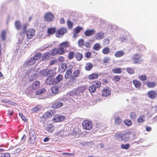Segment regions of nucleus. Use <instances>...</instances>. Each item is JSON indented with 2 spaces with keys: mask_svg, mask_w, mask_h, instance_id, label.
<instances>
[{
  "mask_svg": "<svg viewBox=\"0 0 157 157\" xmlns=\"http://www.w3.org/2000/svg\"><path fill=\"white\" fill-rule=\"evenodd\" d=\"M50 53L52 56H55L57 54L62 55L58 48H56L52 49Z\"/></svg>",
  "mask_w": 157,
  "mask_h": 157,
  "instance_id": "nucleus-15",
  "label": "nucleus"
},
{
  "mask_svg": "<svg viewBox=\"0 0 157 157\" xmlns=\"http://www.w3.org/2000/svg\"><path fill=\"white\" fill-rule=\"evenodd\" d=\"M40 83L39 81H35L32 86V89L35 90L38 89L40 87Z\"/></svg>",
  "mask_w": 157,
  "mask_h": 157,
  "instance_id": "nucleus-19",
  "label": "nucleus"
},
{
  "mask_svg": "<svg viewBox=\"0 0 157 157\" xmlns=\"http://www.w3.org/2000/svg\"><path fill=\"white\" fill-rule=\"evenodd\" d=\"M19 115L21 117V118L23 121H25L26 120V118H25V116H24L23 115L22 113H19Z\"/></svg>",
  "mask_w": 157,
  "mask_h": 157,
  "instance_id": "nucleus-56",
  "label": "nucleus"
},
{
  "mask_svg": "<svg viewBox=\"0 0 157 157\" xmlns=\"http://www.w3.org/2000/svg\"><path fill=\"white\" fill-rule=\"evenodd\" d=\"M93 49L96 51L98 50V43H96L94 45Z\"/></svg>",
  "mask_w": 157,
  "mask_h": 157,
  "instance_id": "nucleus-54",
  "label": "nucleus"
},
{
  "mask_svg": "<svg viewBox=\"0 0 157 157\" xmlns=\"http://www.w3.org/2000/svg\"><path fill=\"white\" fill-rule=\"evenodd\" d=\"M29 136V141L32 144H34L36 138V135L35 132H33V133L32 132H30Z\"/></svg>",
  "mask_w": 157,
  "mask_h": 157,
  "instance_id": "nucleus-12",
  "label": "nucleus"
},
{
  "mask_svg": "<svg viewBox=\"0 0 157 157\" xmlns=\"http://www.w3.org/2000/svg\"><path fill=\"white\" fill-rule=\"evenodd\" d=\"M95 32L94 29H88L84 32V35L86 36H89L95 33Z\"/></svg>",
  "mask_w": 157,
  "mask_h": 157,
  "instance_id": "nucleus-16",
  "label": "nucleus"
},
{
  "mask_svg": "<svg viewBox=\"0 0 157 157\" xmlns=\"http://www.w3.org/2000/svg\"><path fill=\"white\" fill-rule=\"evenodd\" d=\"M98 76L97 74H92L89 76V79L90 80H94L97 78Z\"/></svg>",
  "mask_w": 157,
  "mask_h": 157,
  "instance_id": "nucleus-35",
  "label": "nucleus"
},
{
  "mask_svg": "<svg viewBox=\"0 0 157 157\" xmlns=\"http://www.w3.org/2000/svg\"><path fill=\"white\" fill-rule=\"evenodd\" d=\"M17 30L21 29L22 28V25L19 21H16L14 24Z\"/></svg>",
  "mask_w": 157,
  "mask_h": 157,
  "instance_id": "nucleus-21",
  "label": "nucleus"
},
{
  "mask_svg": "<svg viewBox=\"0 0 157 157\" xmlns=\"http://www.w3.org/2000/svg\"><path fill=\"white\" fill-rule=\"evenodd\" d=\"M96 90V87L94 86V85L90 86L89 87V90L90 92L93 93Z\"/></svg>",
  "mask_w": 157,
  "mask_h": 157,
  "instance_id": "nucleus-42",
  "label": "nucleus"
},
{
  "mask_svg": "<svg viewBox=\"0 0 157 157\" xmlns=\"http://www.w3.org/2000/svg\"><path fill=\"white\" fill-rule=\"evenodd\" d=\"M54 15L51 12L46 13L44 16V21L48 22L52 21L54 19Z\"/></svg>",
  "mask_w": 157,
  "mask_h": 157,
  "instance_id": "nucleus-6",
  "label": "nucleus"
},
{
  "mask_svg": "<svg viewBox=\"0 0 157 157\" xmlns=\"http://www.w3.org/2000/svg\"><path fill=\"white\" fill-rule=\"evenodd\" d=\"M82 125L83 128L86 130H90L92 127V123L87 120H86L83 121Z\"/></svg>",
  "mask_w": 157,
  "mask_h": 157,
  "instance_id": "nucleus-5",
  "label": "nucleus"
},
{
  "mask_svg": "<svg viewBox=\"0 0 157 157\" xmlns=\"http://www.w3.org/2000/svg\"><path fill=\"white\" fill-rule=\"evenodd\" d=\"M91 52L88 51L86 52L84 54V56L86 58H90L91 56Z\"/></svg>",
  "mask_w": 157,
  "mask_h": 157,
  "instance_id": "nucleus-48",
  "label": "nucleus"
},
{
  "mask_svg": "<svg viewBox=\"0 0 157 157\" xmlns=\"http://www.w3.org/2000/svg\"><path fill=\"white\" fill-rule=\"evenodd\" d=\"M52 116V114L51 112H47L43 114V117L45 119H46L51 117Z\"/></svg>",
  "mask_w": 157,
  "mask_h": 157,
  "instance_id": "nucleus-27",
  "label": "nucleus"
},
{
  "mask_svg": "<svg viewBox=\"0 0 157 157\" xmlns=\"http://www.w3.org/2000/svg\"><path fill=\"white\" fill-rule=\"evenodd\" d=\"M6 35V32L5 31L3 30L1 33V37L3 40H5Z\"/></svg>",
  "mask_w": 157,
  "mask_h": 157,
  "instance_id": "nucleus-38",
  "label": "nucleus"
},
{
  "mask_svg": "<svg viewBox=\"0 0 157 157\" xmlns=\"http://www.w3.org/2000/svg\"><path fill=\"white\" fill-rule=\"evenodd\" d=\"M51 91L52 93L56 94L59 91V88L57 86H53L51 88Z\"/></svg>",
  "mask_w": 157,
  "mask_h": 157,
  "instance_id": "nucleus-31",
  "label": "nucleus"
},
{
  "mask_svg": "<svg viewBox=\"0 0 157 157\" xmlns=\"http://www.w3.org/2000/svg\"><path fill=\"white\" fill-rule=\"evenodd\" d=\"M75 56V52L74 51H70L68 54V59L69 60L73 59Z\"/></svg>",
  "mask_w": 157,
  "mask_h": 157,
  "instance_id": "nucleus-26",
  "label": "nucleus"
},
{
  "mask_svg": "<svg viewBox=\"0 0 157 157\" xmlns=\"http://www.w3.org/2000/svg\"><path fill=\"white\" fill-rule=\"evenodd\" d=\"M146 85L148 88H153L156 86V83L155 82H148L147 83Z\"/></svg>",
  "mask_w": 157,
  "mask_h": 157,
  "instance_id": "nucleus-24",
  "label": "nucleus"
},
{
  "mask_svg": "<svg viewBox=\"0 0 157 157\" xmlns=\"http://www.w3.org/2000/svg\"><path fill=\"white\" fill-rule=\"evenodd\" d=\"M132 82L136 88H140L141 86L140 82L136 79L133 80Z\"/></svg>",
  "mask_w": 157,
  "mask_h": 157,
  "instance_id": "nucleus-25",
  "label": "nucleus"
},
{
  "mask_svg": "<svg viewBox=\"0 0 157 157\" xmlns=\"http://www.w3.org/2000/svg\"><path fill=\"white\" fill-rule=\"evenodd\" d=\"M151 127L146 126V130L147 132H149L151 131Z\"/></svg>",
  "mask_w": 157,
  "mask_h": 157,
  "instance_id": "nucleus-58",
  "label": "nucleus"
},
{
  "mask_svg": "<svg viewBox=\"0 0 157 157\" xmlns=\"http://www.w3.org/2000/svg\"><path fill=\"white\" fill-rule=\"evenodd\" d=\"M82 29V28L80 26H77L74 29V32L76 33H79L80 31Z\"/></svg>",
  "mask_w": 157,
  "mask_h": 157,
  "instance_id": "nucleus-41",
  "label": "nucleus"
},
{
  "mask_svg": "<svg viewBox=\"0 0 157 157\" xmlns=\"http://www.w3.org/2000/svg\"><path fill=\"white\" fill-rule=\"evenodd\" d=\"M75 57L78 61H80L83 58L82 54L78 52H77L75 54Z\"/></svg>",
  "mask_w": 157,
  "mask_h": 157,
  "instance_id": "nucleus-23",
  "label": "nucleus"
},
{
  "mask_svg": "<svg viewBox=\"0 0 157 157\" xmlns=\"http://www.w3.org/2000/svg\"><path fill=\"white\" fill-rule=\"evenodd\" d=\"M63 76L62 75L59 74L56 77L54 78V84H56L58 83L60 81L62 80Z\"/></svg>",
  "mask_w": 157,
  "mask_h": 157,
  "instance_id": "nucleus-17",
  "label": "nucleus"
},
{
  "mask_svg": "<svg viewBox=\"0 0 157 157\" xmlns=\"http://www.w3.org/2000/svg\"><path fill=\"white\" fill-rule=\"evenodd\" d=\"M54 127L53 125L51 124H49L48 125L47 127L46 128V130L51 132H52L54 130Z\"/></svg>",
  "mask_w": 157,
  "mask_h": 157,
  "instance_id": "nucleus-28",
  "label": "nucleus"
},
{
  "mask_svg": "<svg viewBox=\"0 0 157 157\" xmlns=\"http://www.w3.org/2000/svg\"><path fill=\"white\" fill-rule=\"evenodd\" d=\"M35 62L34 59L33 58H31L27 62V65L28 66H31L34 64Z\"/></svg>",
  "mask_w": 157,
  "mask_h": 157,
  "instance_id": "nucleus-34",
  "label": "nucleus"
},
{
  "mask_svg": "<svg viewBox=\"0 0 157 157\" xmlns=\"http://www.w3.org/2000/svg\"><path fill=\"white\" fill-rule=\"evenodd\" d=\"M63 103L60 102H57L54 103L53 105V107L54 108H58L62 106Z\"/></svg>",
  "mask_w": 157,
  "mask_h": 157,
  "instance_id": "nucleus-29",
  "label": "nucleus"
},
{
  "mask_svg": "<svg viewBox=\"0 0 157 157\" xmlns=\"http://www.w3.org/2000/svg\"><path fill=\"white\" fill-rule=\"evenodd\" d=\"M139 78L141 81H144L146 79V77L145 75H140L139 76Z\"/></svg>",
  "mask_w": 157,
  "mask_h": 157,
  "instance_id": "nucleus-45",
  "label": "nucleus"
},
{
  "mask_svg": "<svg viewBox=\"0 0 157 157\" xmlns=\"http://www.w3.org/2000/svg\"><path fill=\"white\" fill-rule=\"evenodd\" d=\"M61 69H67V64L65 63H62L60 66Z\"/></svg>",
  "mask_w": 157,
  "mask_h": 157,
  "instance_id": "nucleus-50",
  "label": "nucleus"
},
{
  "mask_svg": "<svg viewBox=\"0 0 157 157\" xmlns=\"http://www.w3.org/2000/svg\"><path fill=\"white\" fill-rule=\"evenodd\" d=\"M42 56V53L38 52L35 55L34 57H33V58L36 61V60L39 59Z\"/></svg>",
  "mask_w": 157,
  "mask_h": 157,
  "instance_id": "nucleus-36",
  "label": "nucleus"
},
{
  "mask_svg": "<svg viewBox=\"0 0 157 157\" xmlns=\"http://www.w3.org/2000/svg\"><path fill=\"white\" fill-rule=\"evenodd\" d=\"M57 60L56 59H53L51 60L49 63V65L51 66L52 65L55 64L57 62Z\"/></svg>",
  "mask_w": 157,
  "mask_h": 157,
  "instance_id": "nucleus-51",
  "label": "nucleus"
},
{
  "mask_svg": "<svg viewBox=\"0 0 157 157\" xmlns=\"http://www.w3.org/2000/svg\"><path fill=\"white\" fill-rule=\"evenodd\" d=\"M145 118V115H140L137 119V121L139 123H142L144 122Z\"/></svg>",
  "mask_w": 157,
  "mask_h": 157,
  "instance_id": "nucleus-32",
  "label": "nucleus"
},
{
  "mask_svg": "<svg viewBox=\"0 0 157 157\" xmlns=\"http://www.w3.org/2000/svg\"><path fill=\"white\" fill-rule=\"evenodd\" d=\"M58 60L60 62H63L64 61V57L63 56H60L58 58Z\"/></svg>",
  "mask_w": 157,
  "mask_h": 157,
  "instance_id": "nucleus-49",
  "label": "nucleus"
},
{
  "mask_svg": "<svg viewBox=\"0 0 157 157\" xmlns=\"http://www.w3.org/2000/svg\"><path fill=\"white\" fill-rule=\"evenodd\" d=\"M49 140V139L48 137H46L44 139V142H46L48 141Z\"/></svg>",
  "mask_w": 157,
  "mask_h": 157,
  "instance_id": "nucleus-61",
  "label": "nucleus"
},
{
  "mask_svg": "<svg viewBox=\"0 0 157 157\" xmlns=\"http://www.w3.org/2000/svg\"><path fill=\"white\" fill-rule=\"evenodd\" d=\"M120 77L118 75H116L114 77V79L116 81H118L120 80Z\"/></svg>",
  "mask_w": 157,
  "mask_h": 157,
  "instance_id": "nucleus-53",
  "label": "nucleus"
},
{
  "mask_svg": "<svg viewBox=\"0 0 157 157\" xmlns=\"http://www.w3.org/2000/svg\"><path fill=\"white\" fill-rule=\"evenodd\" d=\"M51 56V54L49 52L44 53L42 56V60L44 61H46L48 60Z\"/></svg>",
  "mask_w": 157,
  "mask_h": 157,
  "instance_id": "nucleus-18",
  "label": "nucleus"
},
{
  "mask_svg": "<svg viewBox=\"0 0 157 157\" xmlns=\"http://www.w3.org/2000/svg\"><path fill=\"white\" fill-rule=\"evenodd\" d=\"M65 23L64 19L63 18H61L60 19V23L61 24H63Z\"/></svg>",
  "mask_w": 157,
  "mask_h": 157,
  "instance_id": "nucleus-60",
  "label": "nucleus"
},
{
  "mask_svg": "<svg viewBox=\"0 0 157 157\" xmlns=\"http://www.w3.org/2000/svg\"><path fill=\"white\" fill-rule=\"evenodd\" d=\"M79 72L78 70L75 71L73 73V75L71 77L70 79V82H72L76 78L78 75L79 74Z\"/></svg>",
  "mask_w": 157,
  "mask_h": 157,
  "instance_id": "nucleus-13",
  "label": "nucleus"
},
{
  "mask_svg": "<svg viewBox=\"0 0 157 157\" xmlns=\"http://www.w3.org/2000/svg\"><path fill=\"white\" fill-rule=\"evenodd\" d=\"M59 51L62 55L63 54L66 52L68 51L67 49L71 47L70 44L69 42L65 41L60 43L58 46Z\"/></svg>",
  "mask_w": 157,
  "mask_h": 157,
  "instance_id": "nucleus-2",
  "label": "nucleus"
},
{
  "mask_svg": "<svg viewBox=\"0 0 157 157\" xmlns=\"http://www.w3.org/2000/svg\"><path fill=\"white\" fill-rule=\"evenodd\" d=\"M67 24L68 28L71 29L72 28L73 24L71 21H69L67 22Z\"/></svg>",
  "mask_w": 157,
  "mask_h": 157,
  "instance_id": "nucleus-46",
  "label": "nucleus"
},
{
  "mask_svg": "<svg viewBox=\"0 0 157 157\" xmlns=\"http://www.w3.org/2000/svg\"><path fill=\"white\" fill-rule=\"evenodd\" d=\"M3 156L4 157H10V155L9 153H5L3 154Z\"/></svg>",
  "mask_w": 157,
  "mask_h": 157,
  "instance_id": "nucleus-57",
  "label": "nucleus"
},
{
  "mask_svg": "<svg viewBox=\"0 0 157 157\" xmlns=\"http://www.w3.org/2000/svg\"><path fill=\"white\" fill-rule=\"evenodd\" d=\"M27 24H24L22 27V32L25 33L26 32V36L27 38L30 39L32 38L35 35V31L32 28L26 31L27 27L28 26Z\"/></svg>",
  "mask_w": 157,
  "mask_h": 157,
  "instance_id": "nucleus-1",
  "label": "nucleus"
},
{
  "mask_svg": "<svg viewBox=\"0 0 157 157\" xmlns=\"http://www.w3.org/2000/svg\"><path fill=\"white\" fill-rule=\"evenodd\" d=\"M108 82V80L107 79H103V83L106 84Z\"/></svg>",
  "mask_w": 157,
  "mask_h": 157,
  "instance_id": "nucleus-62",
  "label": "nucleus"
},
{
  "mask_svg": "<svg viewBox=\"0 0 157 157\" xmlns=\"http://www.w3.org/2000/svg\"><path fill=\"white\" fill-rule=\"evenodd\" d=\"M46 91V90L44 88H43L41 89L38 90L36 93L37 95H40L45 93Z\"/></svg>",
  "mask_w": 157,
  "mask_h": 157,
  "instance_id": "nucleus-33",
  "label": "nucleus"
},
{
  "mask_svg": "<svg viewBox=\"0 0 157 157\" xmlns=\"http://www.w3.org/2000/svg\"><path fill=\"white\" fill-rule=\"evenodd\" d=\"M127 71L130 74H133L134 73V69H126Z\"/></svg>",
  "mask_w": 157,
  "mask_h": 157,
  "instance_id": "nucleus-55",
  "label": "nucleus"
},
{
  "mask_svg": "<svg viewBox=\"0 0 157 157\" xmlns=\"http://www.w3.org/2000/svg\"><path fill=\"white\" fill-rule=\"evenodd\" d=\"M8 114L10 116L12 115L13 113V112L10 110H8Z\"/></svg>",
  "mask_w": 157,
  "mask_h": 157,
  "instance_id": "nucleus-59",
  "label": "nucleus"
},
{
  "mask_svg": "<svg viewBox=\"0 0 157 157\" xmlns=\"http://www.w3.org/2000/svg\"><path fill=\"white\" fill-rule=\"evenodd\" d=\"M111 89L109 87H106L103 89L101 93L102 95L104 97H107L111 94Z\"/></svg>",
  "mask_w": 157,
  "mask_h": 157,
  "instance_id": "nucleus-10",
  "label": "nucleus"
},
{
  "mask_svg": "<svg viewBox=\"0 0 157 157\" xmlns=\"http://www.w3.org/2000/svg\"><path fill=\"white\" fill-rule=\"evenodd\" d=\"M33 17L32 16H30L29 18L28 21L29 22H30L32 20V18Z\"/></svg>",
  "mask_w": 157,
  "mask_h": 157,
  "instance_id": "nucleus-64",
  "label": "nucleus"
},
{
  "mask_svg": "<svg viewBox=\"0 0 157 157\" xmlns=\"http://www.w3.org/2000/svg\"><path fill=\"white\" fill-rule=\"evenodd\" d=\"M26 138V135L24 134L23 135L22 138H21V140H23L24 139H25Z\"/></svg>",
  "mask_w": 157,
  "mask_h": 157,
  "instance_id": "nucleus-63",
  "label": "nucleus"
},
{
  "mask_svg": "<svg viewBox=\"0 0 157 157\" xmlns=\"http://www.w3.org/2000/svg\"><path fill=\"white\" fill-rule=\"evenodd\" d=\"M147 95L149 98L154 99L156 97L157 93L155 90H151L148 92Z\"/></svg>",
  "mask_w": 157,
  "mask_h": 157,
  "instance_id": "nucleus-11",
  "label": "nucleus"
},
{
  "mask_svg": "<svg viewBox=\"0 0 157 157\" xmlns=\"http://www.w3.org/2000/svg\"><path fill=\"white\" fill-rule=\"evenodd\" d=\"M46 83L47 84L51 85L52 84H54V78L53 76L51 75L48 77L46 80Z\"/></svg>",
  "mask_w": 157,
  "mask_h": 157,
  "instance_id": "nucleus-14",
  "label": "nucleus"
},
{
  "mask_svg": "<svg viewBox=\"0 0 157 157\" xmlns=\"http://www.w3.org/2000/svg\"><path fill=\"white\" fill-rule=\"evenodd\" d=\"M85 90V86H79L72 91V94L77 96H80L83 94Z\"/></svg>",
  "mask_w": 157,
  "mask_h": 157,
  "instance_id": "nucleus-3",
  "label": "nucleus"
},
{
  "mask_svg": "<svg viewBox=\"0 0 157 157\" xmlns=\"http://www.w3.org/2000/svg\"><path fill=\"white\" fill-rule=\"evenodd\" d=\"M41 106L40 105H37L31 109L32 112L33 113H36L40 110L41 109Z\"/></svg>",
  "mask_w": 157,
  "mask_h": 157,
  "instance_id": "nucleus-30",
  "label": "nucleus"
},
{
  "mask_svg": "<svg viewBox=\"0 0 157 157\" xmlns=\"http://www.w3.org/2000/svg\"><path fill=\"white\" fill-rule=\"evenodd\" d=\"M115 137L117 139L121 138V140L123 141H127L130 138L129 134L128 133L124 134L118 133L115 135Z\"/></svg>",
  "mask_w": 157,
  "mask_h": 157,
  "instance_id": "nucleus-4",
  "label": "nucleus"
},
{
  "mask_svg": "<svg viewBox=\"0 0 157 157\" xmlns=\"http://www.w3.org/2000/svg\"><path fill=\"white\" fill-rule=\"evenodd\" d=\"M124 123L128 126H130L132 124V121L129 119H126L124 120Z\"/></svg>",
  "mask_w": 157,
  "mask_h": 157,
  "instance_id": "nucleus-37",
  "label": "nucleus"
},
{
  "mask_svg": "<svg viewBox=\"0 0 157 157\" xmlns=\"http://www.w3.org/2000/svg\"><path fill=\"white\" fill-rule=\"evenodd\" d=\"M130 145L129 144H122L121 145V148L123 149H128L130 147Z\"/></svg>",
  "mask_w": 157,
  "mask_h": 157,
  "instance_id": "nucleus-40",
  "label": "nucleus"
},
{
  "mask_svg": "<svg viewBox=\"0 0 157 157\" xmlns=\"http://www.w3.org/2000/svg\"><path fill=\"white\" fill-rule=\"evenodd\" d=\"M65 119V117L61 115L56 114L53 117L52 121L55 122H61Z\"/></svg>",
  "mask_w": 157,
  "mask_h": 157,
  "instance_id": "nucleus-8",
  "label": "nucleus"
},
{
  "mask_svg": "<svg viewBox=\"0 0 157 157\" xmlns=\"http://www.w3.org/2000/svg\"><path fill=\"white\" fill-rule=\"evenodd\" d=\"M56 31V28L55 27L49 28L47 30V33L48 35L54 34Z\"/></svg>",
  "mask_w": 157,
  "mask_h": 157,
  "instance_id": "nucleus-22",
  "label": "nucleus"
},
{
  "mask_svg": "<svg viewBox=\"0 0 157 157\" xmlns=\"http://www.w3.org/2000/svg\"><path fill=\"white\" fill-rule=\"evenodd\" d=\"M113 71L114 73H120L121 72V69H113Z\"/></svg>",
  "mask_w": 157,
  "mask_h": 157,
  "instance_id": "nucleus-52",
  "label": "nucleus"
},
{
  "mask_svg": "<svg viewBox=\"0 0 157 157\" xmlns=\"http://www.w3.org/2000/svg\"><path fill=\"white\" fill-rule=\"evenodd\" d=\"M84 40L82 39H80L78 41V44L79 47H81L84 45Z\"/></svg>",
  "mask_w": 157,
  "mask_h": 157,
  "instance_id": "nucleus-43",
  "label": "nucleus"
},
{
  "mask_svg": "<svg viewBox=\"0 0 157 157\" xmlns=\"http://www.w3.org/2000/svg\"><path fill=\"white\" fill-rule=\"evenodd\" d=\"M93 67L92 65L90 63H87L86 64L85 69H91Z\"/></svg>",
  "mask_w": 157,
  "mask_h": 157,
  "instance_id": "nucleus-47",
  "label": "nucleus"
},
{
  "mask_svg": "<svg viewBox=\"0 0 157 157\" xmlns=\"http://www.w3.org/2000/svg\"><path fill=\"white\" fill-rule=\"evenodd\" d=\"M121 122V120L119 117H116L115 119L114 123L116 124H120Z\"/></svg>",
  "mask_w": 157,
  "mask_h": 157,
  "instance_id": "nucleus-39",
  "label": "nucleus"
},
{
  "mask_svg": "<svg viewBox=\"0 0 157 157\" xmlns=\"http://www.w3.org/2000/svg\"><path fill=\"white\" fill-rule=\"evenodd\" d=\"M136 113L134 112H132L130 114V117L132 120L136 119Z\"/></svg>",
  "mask_w": 157,
  "mask_h": 157,
  "instance_id": "nucleus-44",
  "label": "nucleus"
},
{
  "mask_svg": "<svg viewBox=\"0 0 157 157\" xmlns=\"http://www.w3.org/2000/svg\"><path fill=\"white\" fill-rule=\"evenodd\" d=\"M53 71V70L52 69H43L41 70L40 73L41 75L42 76H46L48 75H53V74H52V71Z\"/></svg>",
  "mask_w": 157,
  "mask_h": 157,
  "instance_id": "nucleus-9",
  "label": "nucleus"
},
{
  "mask_svg": "<svg viewBox=\"0 0 157 157\" xmlns=\"http://www.w3.org/2000/svg\"><path fill=\"white\" fill-rule=\"evenodd\" d=\"M67 29L64 28H61L56 32V35L57 37H60L67 32Z\"/></svg>",
  "mask_w": 157,
  "mask_h": 157,
  "instance_id": "nucleus-7",
  "label": "nucleus"
},
{
  "mask_svg": "<svg viewBox=\"0 0 157 157\" xmlns=\"http://www.w3.org/2000/svg\"><path fill=\"white\" fill-rule=\"evenodd\" d=\"M72 71L71 69H68L66 71L65 75V78L66 79H68L71 78L72 75Z\"/></svg>",
  "mask_w": 157,
  "mask_h": 157,
  "instance_id": "nucleus-20",
  "label": "nucleus"
}]
</instances>
